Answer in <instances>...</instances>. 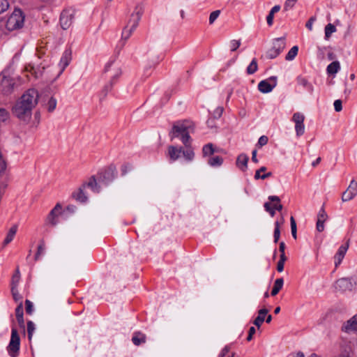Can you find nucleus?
<instances>
[{
  "instance_id": "nucleus-1",
  "label": "nucleus",
  "mask_w": 357,
  "mask_h": 357,
  "mask_svg": "<svg viewBox=\"0 0 357 357\" xmlns=\"http://www.w3.org/2000/svg\"><path fill=\"white\" fill-rule=\"evenodd\" d=\"M39 93L35 89H29L16 101L12 107L13 114L19 120L28 122L32 110L37 105Z\"/></svg>"
},
{
  "instance_id": "nucleus-2",
  "label": "nucleus",
  "mask_w": 357,
  "mask_h": 357,
  "mask_svg": "<svg viewBox=\"0 0 357 357\" xmlns=\"http://www.w3.org/2000/svg\"><path fill=\"white\" fill-rule=\"evenodd\" d=\"M24 22V15L20 9H15L6 22V28L9 31H14L22 27Z\"/></svg>"
},
{
  "instance_id": "nucleus-3",
  "label": "nucleus",
  "mask_w": 357,
  "mask_h": 357,
  "mask_svg": "<svg viewBox=\"0 0 357 357\" xmlns=\"http://www.w3.org/2000/svg\"><path fill=\"white\" fill-rule=\"evenodd\" d=\"M20 345V337L17 329L12 328L11 337L9 344L7 347L8 352L11 357H17L19 354Z\"/></svg>"
},
{
  "instance_id": "nucleus-4",
  "label": "nucleus",
  "mask_w": 357,
  "mask_h": 357,
  "mask_svg": "<svg viewBox=\"0 0 357 357\" xmlns=\"http://www.w3.org/2000/svg\"><path fill=\"white\" fill-rule=\"evenodd\" d=\"M15 84L14 79L6 73L0 74V87L3 94H10L13 91Z\"/></svg>"
},
{
  "instance_id": "nucleus-5",
  "label": "nucleus",
  "mask_w": 357,
  "mask_h": 357,
  "mask_svg": "<svg viewBox=\"0 0 357 357\" xmlns=\"http://www.w3.org/2000/svg\"><path fill=\"white\" fill-rule=\"evenodd\" d=\"M292 120L295 123V130L297 136L302 135L304 133L305 130L304 115L298 112L295 113L293 115Z\"/></svg>"
},
{
  "instance_id": "nucleus-6",
  "label": "nucleus",
  "mask_w": 357,
  "mask_h": 357,
  "mask_svg": "<svg viewBox=\"0 0 357 357\" xmlns=\"http://www.w3.org/2000/svg\"><path fill=\"white\" fill-rule=\"evenodd\" d=\"M357 195V182L352 180L347 188L343 192L342 196V202H348L351 200Z\"/></svg>"
},
{
  "instance_id": "nucleus-7",
  "label": "nucleus",
  "mask_w": 357,
  "mask_h": 357,
  "mask_svg": "<svg viewBox=\"0 0 357 357\" xmlns=\"http://www.w3.org/2000/svg\"><path fill=\"white\" fill-rule=\"evenodd\" d=\"M73 13L69 10H63L60 17L61 26L63 29H67L72 24Z\"/></svg>"
},
{
  "instance_id": "nucleus-8",
  "label": "nucleus",
  "mask_w": 357,
  "mask_h": 357,
  "mask_svg": "<svg viewBox=\"0 0 357 357\" xmlns=\"http://www.w3.org/2000/svg\"><path fill=\"white\" fill-rule=\"evenodd\" d=\"M15 317L19 326L23 330L25 329L24 312H23V303L20 302L15 309Z\"/></svg>"
},
{
  "instance_id": "nucleus-9",
  "label": "nucleus",
  "mask_w": 357,
  "mask_h": 357,
  "mask_svg": "<svg viewBox=\"0 0 357 357\" xmlns=\"http://www.w3.org/2000/svg\"><path fill=\"white\" fill-rule=\"evenodd\" d=\"M284 44H274L272 47L268 50L266 52L267 57L270 59H275L277 57L281 52V51L284 49Z\"/></svg>"
},
{
  "instance_id": "nucleus-10",
  "label": "nucleus",
  "mask_w": 357,
  "mask_h": 357,
  "mask_svg": "<svg viewBox=\"0 0 357 357\" xmlns=\"http://www.w3.org/2000/svg\"><path fill=\"white\" fill-rule=\"evenodd\" d=\"M188 128L189 126L185 125L183 123L174 124L170 132L172 138L178 137L180 134L182 135L183 132L188 131Z\"/></svg>"
},
{
  "instance_id": "nucleus-11",
  "label": "nucleus",
  "mask_w": 357,
  "mask_h": 357,
  "mask_svg": "<svg viewBox=\"0 0 357 357\" xmlns=\"http://www.w3.org/2000/svg\"><path fill=\"white\" fill-rule=\"evenodd\" d=\"M342 330L346 333L357 331V322L354 317L346 321L342 327Z\"/></svg>"
},
{
  "instance_id": "nucleus-12",
  "label": "nucleus",
  "mask_w": 357,
  "mask_h": 357,
  "mask_svg": "<svg viewBox=\"0 0 357 357\" xmlns=\"http://www.w3.org/2000/svg\"><path fill=\"white\" fill-rule=\"evenodd\" d=\"M140 20V15L139 14L137 13L135 15V17L133 20V23L132 24V26L130 29L127 30L126 29H125L123 31V37L126 40L129 38V36H130L131 33L132 32V31L138 25V22Z\"/></svg>"
},
{
  "instance_id": "nucleus-13",
  "label": "nucleus",
  "mask_w": 357,
  "mask_h": 357,
  "mask_svg": "<svg viewBox=\"0 0 357 357\" xmlns=\"http://www.w3.org/2000/svg\"><path fill=\"white\" fill-rule=\"evenodd\" d=\"M268 310L266 308H263L259 310L258 316L254 320V324L259 328L262 323L264 321L265 315L268 313Z\"/></svg>"
},
{
  "instance_id": "nucleus-14",
  "label": "nucleus",
  "mask_w": 357,
  "mask_h": 357,
  "mask_svg": "<svg viewBox=\"0 0 357 357\" xmlns=\"http://www.w3.org/2000/svg\"><path fill=\"white\" fill-rule=\"evenodd\" d=\"M248 160L249 158L248 155L245 154H241L237 158L236 165L243 171H245V169L247 168Z\"/></svg>"
},
{
  "instance_id": "nucleus-15",
  "label": "nucleus",
  "mask_w": 357,
  "mask_h": 357,
  "mask_svg": "<svg viewBox=\"0 0 357 357\" xmlns=\"http://www.w3.org/2000/svg\"><path fill=\"white\" fill-rule=\"evenodd\" d=\"M349 242L347 243L346 245H342L338 250V252L335 256V259L337 261H335V266H337L340 264L344 257V255L348 249Z\"/></svg>"
},
{
  "instance_id": "nucleus-16",
  "label": "nucleus",
  "mask_w": 357,
  "mask_h": 357,
  "mask_svg": "<svg viewBox=\"0 0 357 357\" xmlns=\"http://www.w3.org/2000/svg\"><path fill=\"white\" fill-rule=\"evenodd\" d=\"M132 342L135 345L139 346L146 342V336L141 332H136L132 338Z\"/></svg>"
},
{
  "instance_id": "nucleus-17",
  "label": "nucleus",
  "mask_w": 357,
  "mask_h": 357,
  "mask_svg": "<svg viewBox=\"0 0 357 357\" xmlns=\"http://www.w3.org/2000/svg\"><path fill=\"white\" fill-rule=\"evenodd\" d=\"M182 151V148L178 149L174 146H169L168 153L170 158L173 160L178 159L180 156V153Z\"/></svg>"
},
{
  "instance_id": "nucleus-18",
  "label": "nucleus",
  "mask_w": 357,
  "mask_h": 357,
  "mask_svg": "<svg viewBox=\"0 0 357 357\" xmlns=\"http://www.w3.org/2000/svg\"><path fill=\"white\" fill-rule=\"evenodd\" d=\"M17 225H13L10 229H9V231L3 241V246H6V245H8L9 243H10L13 239V237L15 235L16 232H17Z\"/></svg>"
},
{
  "instance_id": "nucleus-19",
  "label": "nucleus",
  "mask_w": 357,
  "mask_h": 357,
  "mask_svg": "<svg viewBox=\"0 0 357 357\" xmlns=\"http://www.w3.org/2000/svg\"><path fill=\"white\" fill-rule=\"evenodd\" d=\"M258 89L262 93H268L272 91L273 86L269 84L266 80H263L259 83Z\"/></svg>"
},
{
  "instance_id": "nucleus-20",
  "label": "nucleus",
  "mask_w": 357,
  "mask_h": 357,
  "mask_svg": "<svg viewBox=\"0 0 357 357\" xmlns=\"http://www.w3.org/2000/svg\"><path fill=\"white\" fill-rule=\"evenodd\" d=\"M61 209V206L59 204H57L54 206V208L51 211V212L48 216V220L52 225H55L56 222L54 221V218L57 215L56 213H59Z\"/></svg>"
},
{
  "instance_id": "nucleus-21",
  "label": "nucleus",
  "mask_w": 357,
  "mask_h": 357,
  "mask_svg": "<svg viewBox=\"0 0 357 357\" xmlns=\"http://www.w3.org/2000/svg\"><path fill=\"white\" fill-rule=\"evenodd\" d=\"M283 282H284V281H283L282 278L277 279L275 281L273 289L271 291V295L273 296H274L278 294V292L280 291V290L282 289V287L283 286Z\"/></svg>"
},
{
  "instance_id": "nucleus-22",
  "label": "nucleus",
  "mask_w": 357,
  "mask_h": 357,
  "mask_svg": "<svg viewBox=\"0 0 357 357\" xmlns=\"http://www.w3.org/2000/svg\"><path fill=\"white\" fill-rule=\"evenodd\" d=\"M340 65L339 61H335L330 63L327 67V73L328 74H335L340 70Z\"/></svg>"
},
{
  "instance_id": "nucleus-23",
  "label": "nucleus",
  "mask_w": 357,
  "mask_h": 357,
  "mask_svg": "<svg viewBox=\"0 0 357 357\" xmlns=\"http://www.w3.org/2000/svg\"><path fill=\"white\" fill-rule=\"evenodd\" d=\"M71 60V51L66 50L64 52L63 55L61 59V63H63V68L61 71L64 70V68L69 64L70 61Z\"/></svg>"
},
{
  "instance_id": "nucleus-24",
  "label": "nucleus",
  "mask_w": 357,
  "mask_h": 357,
  "mask_svg": "<svg viewBox=\"0 0 357 357\" xmlns=\"http://www.w3.org/2000/svg\"><path fill=\"white\" fill-rule=\"evenodd\" d=\"M20 273L19 268H17L12 277L11 288H17L18 283L20 282Z\"/></svg>"
},
{
  "instance_id": "nucleus-25",
  "label": "nucleus",
  "mask_w": 357,
  "mask_h": 357,
  "mask_svg": "<svg viewBox=\"0 0 357 357\" xmlns=\"http://www.w3.org/2000/svg\"><path fill=\"white\" fill-rule=\"evenodd\" d=\"M266 170V167H261L260 169L257 170L256 172H255V178L256 180L259 179V178L265 179L266 178H268V177L271 176H272V173L271 172H268V173L264 174L263 175L259 174V172H265Z\"/></svg>"
},
{
  "instance_id": "nucleus-26",
  "label": "nucleus",
  "mask_w": 357,
  "mask_h": 357,
  "mask_svg": "<svg viewBox=\"0 0 357 357\" xmlns=\"http://www.w3.org/2000/svg\"><path fill=\"white\" fill-rule=\"evenodd\" d=\"M336 31L335 26L332 24H328L325 27V37L328 39L331 34Z\"/></svg>"
},
{
  "instance_id": "nucleus-27",
  "label": "nucleus",
  "mask_w": 357,
  "mask_h": 357,
  "mask_svg": "<svg viewBox=\"0 0 357 357\" xmlns=\"http://www.w3.org/2000/svg\"><path fill=\"white\" fill-rule=\"evenodd\" d=\"M202 151L204 156H206L213 155L215 152V150L212 144H208L203 147Z\"/></svg>"
},
{
  "instance_id": "nucleus-28",
  "label": "nucleus",
  "mask_w": 357,
  "mask_h": 357,
  "mask_svg": "<svg viewBox=\"0 0 357 357\" xmlns=\"http://www.w3.org/2000/svg\"><path fill=\"white\" fill-rule=\"evenodd\" d=\"M298 81L301 86L308 88L311 92L313 91V86L308 82V80L306 78L299 77L298 78Z\"/></svg>"
},
{
  "instance_id": "nucleus-29",
  "label": "nucleus",
  "mask_w": 357,
  "mask_h": 357,
  "mask_svg": "<svg viewBox=\"0 0 357 357\" xmlns=\"http://www.w3.org/2000/svg\"><path fill=\"white\" fill-rule=\"evenodd\" d=\"M222 162L223 160L220 156H215L209 159L208 164L211 166H219L222 165Z\"/></svg>"
},
{
  "instance_id": "nucleus-30",
  "label": "nucleus",
  "mask_w": 357,
  "mask_h": 357,
  "mask_svg": "<svg viewBox=\"0 0 357 357\" xmlns=\"http://www.w3.org/2000/svg\"><path fill=\"white\" fill-rule=\"evenodd\" d=\"M257 70V63L254 59L247 68V73L249 75L255 73Z\"/></svg>"
},
{
  "instance_id": "nucleus-31",
  "label": "nucleus",
  "mask_w": 357,
  "mask_h": 357,
  "mask_svg": "<svg viewBox=\"0 0 357 357\" xmlns=\"http://www.w3.org/2000/svg\"><path fill=\"white\" fill-rule=\"evenodd\" d=\"M298 48L297 46H294L289 51L288 54L286 56L287 60H292L298 54Z\"/></svg>"
},
{
  "instance_id": "nucleus-32",
  "label": "nucleus",
  "mask_w": 357,
  "mask_h": 357,
  "mask_svg": "<svg viewBox=\"0 0 357 357\" xmlns=\"http://www.w3.org/2000/svg\"><path fill=\"white\" fill-rule=\"evenodd\" d=\"M183 156L188 160H192L194 158V152L191 149L190 146L189 147H187V149L185 151L182 149V151Z\"/></svg>"
},
{
  "instance_id": "nucleus-33",
  "label": "nucleus",
  "mask_w": 357,
  "mask_h": 357,
  "mask_svg": "<svg viewBox=\"0 0 357 357\" xmlns=\"http://www.w3.org/2000/svg\"><path fill=\"white\" fill-rule=\"evenodd\" d=\"M11 294H12L13 298L15 302H18V303L22 302V296L19 293L17 288H11Z\"/></svg>"
},
{
  "instance_id": "nucleus-34",
  "label": "nucleus",
  "mask_w": 357,
  "mask_h": 357,
  "mask_svg": "<svg viewBox=\"0 0 357 357\" xmlns=\"http://www.w3.org/2000/svg\"><path fill=\"white\" fill-rule=\"evenodd\" d=\"M290 223H291V234L294 239L297 238V229H296V223L293 216L290 218Z\"/></svg>"
},
{
  "instance_id": "nucleus-35",
  "label": "nucleus",
  "mask_w": 357,
  "mask_h": 357,
  "mask_svg": "<svg viewBox=\"0 0 357 357\" xmlns=\"http://www.w3.org/2000/svg\"><path fill=\"white\" fill-rule=\"evenodd\" d=\"M73 196L76 200L81 202H84L86 200V197L81 189H79L77 193H74Z\"/></svg>"
},
{
  "instance_id": "nucleus-36",
  "label": "nucleus",
  "mask_w": 357,
  "mask_h": 357,
  "mask_svg": "<svg viewBox=\"0 0 357 357\" xmlns=\"http://www.w3.org/2000/svg\"><path fill=\"white\" fill-rule=\"evenodd\" d=\"M34 331H35V324L31 321H27V333H28V338L29 340H31V337H32Z\"/></svg>"
},
{
  "instance_id": "nucleus-37",
  "label": "nucleus",
  "mask_w": 357,
  "mask_h": 357,
  "mask_svg": "<svg viewBox=\"0 0 357 357\" xmlns=\"http://www.w3.org/2000/svg\"><path fill=\"white\" fill-rule=\"evenodd\" d=\"M271 202H276L277 204H275L273 206V208L278 211H281L282 209V205L280 204V199L277 196H271L268 198Z\"/></svg>"
},
{
  "instance_id": "nucleus-38",
  "label": "nucleus",
  "mask_w": 357,
  "mask_h": 357,
  "mask_svg": "<svg viewBox=\"0 0 357 357\" xmlns=\"http://www.w3.org/2000/svg\"><path fill=\"white\" fill-rule=\"evenodd\" d=\"M286 260H287V257L285 255H280V260H279V261L278 262V264H277V270H278V271L281 272V271H283V269H284V262H285Z\"/></svg>"
},
{
  "instance_id": "nucleus-39",
  "label": "nucleus",
  "mask_w": 357,
  "mask_h": 357,
  "mask_svg": "<svg viewBox=\"0 0 357 357\" xmlns=\"http://www.w3.org/2000/svg\"><path fill=\"white\" fill-rule=\"evenodd\" d=\"M56 106V100L51 97L47 102V110L49 112H52L54 110Z\"/></svg>"
},
{
  "instance_id": "nucleus-40",
  "label": "nucleus",
  "mask_w": 357,
  "mask_h": 357,
  "mask_svg": "<svg viewBox=\"0 0 357 357\" xmlns=\"http://www.w3.org/2000/svg\"><path fill=\"white\" fill-rule=\"evenodd\" d=\"M181 139H182L183 143L184 144V145L186 147H189L190 146V137L188 131L183 132L181 135Z\"/></svg>"
},
{
  "instance_id": "nucleus-41",
  "label": "nucleus",
  "mask_w": 357,
  "mask_h": 357,
  "mask_svg": "<svg viewBox=\"0 0 357 357\" xmlns=\"http://www.w3.org/2000/svg\"><path fill=\"white\" fill-rule=\"evenodd\" d=\"M9 117L8 112L4 108H0V123L4 122Z\"/></svg>"
},
{
  "instance_id": "nucleus-42",
  "label": "nucleus",
  "mask_w": 357,
  "mask_h": 357,
  "mask_svg": "<svg viewBox=\"0 0 357 357\" xmlns=\"http://www.w3.org/2000/svg\"><path fill=\"white\" fill-rule=\"evenodd\" d=\"M220 14V10H219L212 12L209 16V23L211 24H213L215 22V20L218 17Z\"/></svg>"
},
{
  "instance_id": "nucleus-43",
  "label": "nucleus",
  "mask_w": 357,
  "mask_h": 357,
  "mask_svg": "<svg viewBox=\"0 0 357 357\" xmlns=\"http://www.w3.org/2000/svg\"><path fill=\"white\" fill-rule=\"evenodd\" d=\"M9 7L8 0H0V14L5 12Z\"/></svg>"
},
{
  "instance_id": "nucleus-44",
  "label": "nucleus",
  "mask_w": 357,
  "mask_h": 357,
  "mask_svg": "<svg viewBox=\"0 0 357 357\" xmlns=\"http://www.w3.org/2000/svg\"><path fill=\"white\" fill-rule=\"evenodd\" d=\"M280 225L278 222L275 223V228L274 231V241L277 243L280 238Z\"/></svg>"
},
{
  "instance_id": "nucleus-45",
  "label": "nucleus",
  "mask_w": 357,
  "mask_h": 357,
  "mask_svg": "<svg viewBox=\"0 0 357 357\" xmlns=\"http://www.w3.org/2000/svg\"><path fill=\"white\" fill-rule=\"evenodd\" d=\"M25 310L26 312L29 314H31L33 310V306L32 303L29 300L25 301Z\"/></svg>"
},
{
  "instance_id": "nucleus-46",
  "label": "nucleus",
  "mask_w": 357,
  "mask_h": 357,
  "mask_svg": "<svg viewBox=\"0 0 357 357\" xmlns=\"http://www.w3.org/2000/svg\"><path fill=\"white\" fill-rule=\"evenodd\" d=\"M317 219H320V220H323L324 222L328 219V215L326 214L324 208L322 207L319 212L317 215Z\"/></svg>"
},
{
  "instance_id": "nucleus-47",
  "label": "nucleus",
  "mask_w": 357,
  "mask_h": 357,
  "mask_svg": "<svg viewBox=\"0 0 357 357\" xmlns=\"http://www.w3.org/2000/svg\"><path fill=\"white\" fill-rule=\"evenodd\" d=\"M223 112L222 107H218L213 111V116L214 118L218 119L220 118Z\"/></svg>"
},
{
  "instance_id": "nucleus-48",
  "label": "nucleus",
  "mask_w": 357,
  "mask_h": 357,
  "mask_svg": "<svg viewBox=\"0 0 357 357\" xmlns=\"http://www.w3.org/2000/svg\"><path fill=\"white\" fill-rule=\"evenodd\" d=\"M324 222H325L324 221L320 220V219H317L316 227L319 232H321L324 231Z\"/></svg>"
},
{
  "instance_id": "nucleus-49",
  "label": "nucleus",
  "mask_w": 357,
  "mask_h": 357,
  "mask_svg": "<svg viewBox=\"0 0 357 357\" xmlns=\"http://www.w3.org/2000/svg\"><path fill=\"white\" fill-rule=\"evenodd\" d=\"M241 45L240 40H232L230 44L231 51L236 50Z\"/></svg>"
},
{
  "instance_id": "nucleus-50",
  "label": "nucleus",
  "mask_w": 357,
  "mask_h": 357,
  "mask_svg": "<svg viewBox=\"0 0 357 357\" xmlns=\"http://www.w3.org/2000/svg\"><path fill=\"white\" fill-rule=\"evenodd\" d=\"M342 102L341 100H336L334 102V107L336 112H340L342 109Z\"/></svg>"
},
{
  "instance_id": "nucleus-51",
  "label": "nucleus",
  "mask_w": 357,
  "mask_h": 357,
  "mask_svg": "<svg viewBox=\"0 0 357 357\" xmlns=\"http://www.w3.org/2000/svg\"><path fill=\"white\" fill-rule=\"evenodd\" d=\"M268 142V137L266 136H261L260 137V138L259 139V141H258V144L260 146H262L264 145H266Z\"/></svg>"
},
{
  "instance_id": "nucleus-52",
  "label": "nucleus",
  "mask_w": 357,
  "mask_h": 357,
  "mask_svg": "<svg viewBox=\"0 0 357 357\" xmlns=\"http://www.w3.org/2000/svg\"><path fill=\"white\" fill-rule=\"evenodd\" d=\"M44 250V247H43V245H40L38 247V250H37V252L36 253V255H35V260L37 261L40 257V255L43 253Z\"/></svg>"
},
{
  "instance_id": "nucleus-53",
  "label": "nucleus",
  "mask_w": 357,
  "mask_h": 357,
  "mask_svg": "<svg viewBox=\"0 0 357 357\" xmlns=\"http://www.w3.org/2000/svg\"><path fill=\"white\" fill-rule=\"evenodd\" d=\"M265 209L270 213L271 216L275 215V211L271 208V204L268 202L265 203L264 204Z\"/></svg>"
},
{
  "instance_id": "nucleus-54",
  "label": "nucleus",
  "mask_w": 357,
  "mask_h": 357,
  "mask_svg": "<svg viewBox=\"0 0 357 357\" xmlns=\"http://www.w3.org/2000/svg\"><path fill=\"white\" fill-rule=\"evenodd\" d=\"M255 332H256V330H255V327L252 326L250 328L249 332H248V336L247 337L248 341H250L252 339V336L255 333Z\"/></svg>"
},
{
  "instance_id": "nucleus-55",
  "label": "nucleus",
  "mask_w": 357,
  "mask_h": 357,
  "mask_svg": "<svg viewBox=\"0 0 357 357\" xmlns=\"http://www.w3.org/2000/svg\"><path fill=\"white\" fill-rule=\"evenodd\" d=\"M315 20V17H312L310 18V20L307 22L306 23V27L309 29V30H312V24L314 22V21Z\"/></svg>"
},
{
  "instance_id": "nucleus-56",
  "label": "nucleus",
  "mask_w": 357,
  "mask_h": 357,
  "mask_svg": "<svg viewBox=\"0 0 357 357\" xmlns=\"http://www.w3.org/2000/svg\"><path fill=\"white\" fill-rule=\"evenodd\" d=\"M273 15H274V14L270 12L267 16L266 20H267V23L269 26L273 24Z\"/></svg>"
},
{
  "instance_id": "nucleus-57",
  "label": "nucleus",
  "mask_w": 357,
  "mask_h": 357,
  "mask_svg": "<svg viewBox=\"0 0 357 357\" xmlns=\"http://www.w3.org/2000/svg\"><path fill=\"white\" fill-rule=\"evenodd\" d=\"M337 284L340 287L345 286L348 284V280L345 278H342L339 280H337Z\"/></svg>"
},
{
  "instance_id": "nucleus-58",
  "label": "nucleus",
  "mask_w": 357,
  "mask_h": 357,
  "mask_svg": "<svg viewBox=\"0 0 357 357\" xmlns=\"http://www.w3.org/2000/svg\"><path fill=\"white\" fill-rule=\"evenodd\" d=\"M297 0H287L286 2H285V6H284V8H287V7H293L294 6V3Z\"/></svg>"
},
{
  "instance_id": "nucleus-59",
  "label": "nucleus",
  "mask_w": 357,
  "mask_h": 357,
  "mask_svg": "<svg viewBox=\"0 0 357 357\" xmlns=\"http://www.w3.org/2000/svg\"><path fill=\"white\" fill-rule=\"evenodd\" d=\"M229 351V348L228 347H225L221 351L219 357H224Z\"/></svg>"
},
{
  "instance_id": "nucleus-60",
  "label": "nucleus",
  "mask_w": 357,
  "mask_h": 357,
  "mask_svg": "<svg viewBox=\"0 0 357 357\" xmlns=\"http://www.w3.org/2000/svg\"><path fill=\"white\" fill-rule=\"evenodd\" d=\"M284 249H285V244L284 242H281L280 243V248H279V250L281 252V255H285Z\"/></svg>"
},
{
  "instance_id": "nucleus-61",
  "label": "nucleus",
  "mask_w": 357,
  "mask_h": 357,
  "mask_svg": "<svg viewBox=\"0 0 357 357\" xmlns=\"http://www.w3.org/2000/svg\"><path fill=\"white\" fill-rule=\"evenodd\" d=\"M252 160L255 163L258 162V160L257 158V150H254L252 153Z\"/></svg>"
},
{
  "instance_id": "nucleus-62",
  "label": "nucleus",
  "mask_w": 357,
  "mask_h": 357,
  "mask_svg": "<svg viewBox=\"0 0 357 357\" xmlns=\"http://www.w3.org/2000/svg\"><path fill=\"white\" fill-rule=\"evenodd\" d=\"M280 9V6L277 5L272 8L271 13L275 14V13L278 12Z\"/></svg>"
},
{
  "instance_id": "nucleus-63",
  "label": "nucleus",
  "mask_w": 357,
  "mask_h": 357,
  "mask_svg": "<svg viewBox=\"0 0 357 357\" xmlns=\"http://www.w3.org/2000/svg\"><path fill=\"white\" fill-rule=\"evenodd\" d=\"M88 185L91 187H93V185H97V182L94 177L91 178V180L89 182Z\"/></svg>"
},
{
  "instance_id": "nucleus-64",
  "label": "nucleus",
  "mask_w": 357,
  "mask_h": 357,
  "mask_svg": "<svg viewBox=\"0 0 357 357\" xmlns=\"http://www.w3.org/2000/svg\"><path fill=\"white\" fill-rule=\"evenodd\" d=\"M321 160V158L319 157L314 162H312V165L313 167H315L316 165H317L320 162Z\"/></svg>"
}]
</instances>
